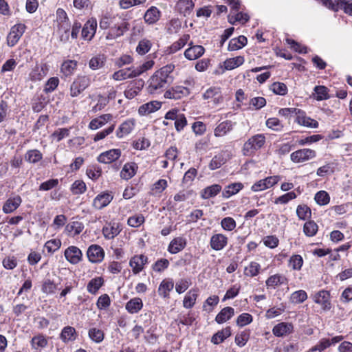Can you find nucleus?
Returning <instances> with one entry per match:
<instances>
[{
    "instance_id": "obj_1",
    "label": "nucleus",
    "mask_w": 352,
    "mask_h": 352,
    "mask_svg": "<svg viewBox=\"0 0 352 352\" xmlns=\"http://www.w3.org/2000/svg\"><path fill=\"white\" fill-rule=\"evenodd\" d=\"M174 68L173 65L169 64L155 71L147 81L148 94L153 96L164 94L166 89L173 82L171 74Z\"/></svg>"
},
{
    "instance_id": "obj_2",
    "label": "nucleus",
    "mask_w": 352,
    "mask_h": 352,
    "mask_svg": "<svg viewBox=\"0 0 352 352\" xmlns=\"http://www.w3.org/2000/svg\"><path fill=\"white\" fill-rule=\"evenodd\" d=\"M117 16L106 12L99 16V27L101 30H109L106 35L107 40L116 39L129 30L130 24L126 21L116 23Z\"/></svg>"
},
{
    "instance_id": "obj_3",
    "label": "nucleus",
    "mask_w": 352,
    "mask_h": 352,
    "mask_svg": "<svg viewBox=\"0 0 352 352\" xmlns=\"http://www.w3.org/2000/svg\"><path fill=\"white\" fill-rule=\"evenodd\" d=\"M266 137L263 133L255 134L249 138L243 144L242 153L244 156L253 157L258 151L264 147Z\"/></svg>"
},
{
    "instance_id": "obj_4",
    "label": "nucleus",
    "mask_w": 352,
    "mask_h": 352,
    "mask_svg": "<svg viewBox=\"0 0 352 352\" xmlns=\"http://www.w3.org/2000/svg\"><path fill=\"white\" fill-rule=\"evenodd\" d=\"M56 20L58 23V28L59 31H63L64 34L60 35L61 41L67 42L69 38V20L67 12L63 8H58L56 12Z\"/></svg>"
},
{
    "instance_id": "obj_5",
    "label": "nucleus",
    "mask_w": 352,
    "mask_h": 352,
    "mask_svg": "<svg viewBox=\"0 0 352 352\" xmlns=\"http://www.w3.org/2000/svg\"><path fill=\"white\" fill-rule=\"evenodd\" d=\"M91 85V78L87 76H78L69 88V95L74 98L81 94Z\"/></svg>"
},
{
    "instance_id": "obj_6",
    "label": "nucleus",
    "mask_w": 352,
    "mask_h": 352,
    "mask_svg": "<svg viewBox=\"0 0 352 352\" xmlns=\"http://www.w3.org/2000/svg\"><path fill=\"white\" fill-rule=\"evenodd\" d=\"M317 155L315 150L304 148L292 152L290 155V160L295 164L303 163L314 159Z\"/></svg>"
},
{
    "instance_id": "obj_7",
    "label": "nucleus",
    "mask_w": 352,
    "mask_h": 352,
    "mask_svg": "<svg viewBox=\"0 0 352 352\" xmlns=\"http://www.w3.org/2000/svg\"><path fill=\"white\" fill-rule=\"evenodd\" d=\"M122 230V224L113 219L109 221H106L102 227V233L105 239L111 240L119 235Z\"/></svg>"
},
{
    "instance_id": "obj_8",
    "label": "nucleus",
    "mask_w": 352,
    "mask_h": 352,
    "mask_svg": "<svg viewBox=\"0 0 352 352\" xmlns=\"http://www.w3.org/2000/svg\"><path fill=\"white\" fill-rule=\"evenodd\" d=\"M27 27L25 24L19 23L14 25L7 36V45L9 47H14L19 42Z\"/></svg>"
},
{
    "instance_id": "obj_9",
    "label": "nucleus",
    "mask_w": 352,
    "mask_h": 352,
    "mask_svg": "<svg viewBox=\"0 0 352 352\" xmlns=\"http://www.w3.org/2000/svg\"><path fill=\"white\" fill-rule=\"evenodd\" d=\"M313 300L320 305L323 311H329L331 309V294L329 291L321 289L313 295Z\"/></svg>"
},
{
    "instance_id": "obj_10",
    "label": "nucleus",
    "mask_w": 352,
    "mask_h": 352,
    "mask_svg": "<svg viewBox=\"0 0 352 352\" xmlns=\"http://www.w3.org/2000/svg\"><path fill=\"white\" fill-rule=\"evenodd\" d=\"M190 94V89L182 85H176L166 89L164 97L166 99L180 100Z\"/></svg>"
},
{
    "instance_id": "obj_11",
    "label": "nucleus",
    "mask_w": 352,
    "mask_h": 352,
    "mask_svg": "<svg viewBox=\"0 0 352 352\" xmlns=\"http://www.w3.org/2000/svg\"><path fill=\"white\" fill-rule=\"evenodd\" d=\"M98 27L97 20L95 17L89 18L82 27L81 37L86 41H91L96 32Z\"/></svg>"
},
{
    "instance_id": "obj_12",
    "label": "nucleus",
    "mask_w": 352,
    "mask_h": 352,
    "mask_svg": "<svg viewBox=\"0 0 352 352\" xmlns=\"http://www.w3.org/2000/svg\"><path fill=\"white\" fill-rule=\"evenodd\" d=\"M105 252L104 249L98 244H92L89 246L87 250V256L91 263H100L104 258Z\"/></svg>"
},
{
    "instance_id": "obj_13",
    "label": "nucleus",
    "mask_w": 352,
    "mask_h": 352,
    "mask_svg": "<svg viewBox=\"0 0 352 352\" xmlns=\"http://www.w3.org/2000/svg\"><path fill=\"white\" fill-rule=\"evenodd\" d=\"M148 263V257L143 254H135L130 260L129 265L131 267L133 274H138L144 270L145 266Z\"/></svg>"
},
{
    "instance_id": "obj_14",
    "label": "nucleus",
    "mask_w": 352,
    "mask_h": 352,
    "mask_svg": "<svg viewBox=\"0 0 352 352\" xmlns=\"http://www.w3.org/2000/svg\"><path fill=\"white\" fill-rule=\"evenodd\" d=\"M209 244L214 251L223 250L228 244V237L223 233H214L211 236Z\"/></svg>"
},
{
    "instance_id": "obj_15",
    "label": "nucleus",
    "mask_w": 352,
    "mask_h": 352,
    "mask_svg": "<svg viewBox=\"0 0 352 352\" xmlns=\"http://www.w3.org/2000/svg\"><path fill=\"white\" fill-rule=\"evenodd\" d=\"M203 98L207 100H210L214 104H221L224 100L221 88L216 86H212L207 89L203 94Z\"/></svg>"
},
{
    "instance_id": "obj_16",
    "label": "nucleus",
    "mask_w": 352,
    "mask_h": 352,
    "mask_svg": "<svg viewBox=\"0 0 352 352\" xmlns=\"http://www.w3.org/2000/svg\"><path fill=\"white\" fill-rule=\"evenodd\" d=\"M122 155L120 148H112L101 153L97 157L98 162L102 164H111L118 160Z\"/></svg>"
},
{
    "instance_id": "obj_17",
    "label": "nucleus",
    "mask_w": 352,
    "mask_h": 352,
    "mask_svg": "<svg viewBox=\"0 0 352 352\" xmlns=\"http://www.w3.org/2000/svg\"><path fill=\"white\" fill-rule=\"evenodd\" d=\"M144 85L142 79H137L131 81L124 91V96L129 100L135 98L142 91Z\"/></svg>"
},
{
    "instance_id": "obj_18",
    "label": "nucleus",
    "mask_w": 352,
    "mask_h": 352,
    "mask_svg": "<svg viewBox=\"0 0 352 352\" xmlns=\"http://www.w3.org/2000/svg\"><path fill=\"white\" fill-rule=\"evenodd\" d=\"M288 283L287 278L281 274H275L270 276L265 280V286L268 290H274Z\"/></svg>"
},
{
    "instance_id": "obj_19",
    "label": "nucleus",
    "mask_w": 352,
    "mask_h": 352,
    "mask_svg": "<svg viewBox=\"0 0 352 352\" xmlns=\"http://www.w3.org/2000/svg\"><path fill=\"white\" fill-rule=\"evenodd\" d=\"M65 259L72 265H76L82 260V252L75 245L69 246L64 252Z\"/></svg>"
},
{
    "instance_id": "obj_20",
    "label": "nucleus",
    "mask_w": 352,
    "mask_h": 352,
    "mask_svg": "<svg viewBox=\"0 0 352 352\" xmlns=\"http://www.w3.org/2000/svg\"><path fill=\"white\" fill-rule=\"evenodd\" d=\"M113 199L111 192H102L93 200L92 206L96 210H101L107 206Z\"/></svg>"
},
{
    "instance_id": "obj_21",
    "label": "nucleus",
    "mask_w": 352,
    "mask_h": 352,
    "mask_svg": "<svg viewBox=\"0 0 352 352\" xmlns=\"http://www.w3.org/2000/svg\"><path fill=\"white\" fill-rule=\"evenodd\" d=\"M295 116V121L300 125L311 128H317L318 126V121L307 116L305 111L300 109H297Z\"/></svg>"
},
{
    "instance_id": "obj_22",
    "label": "nucleus",
    "mask_w": 352,
    "mask_h": 352,
    "mask_svg": "<svg viewBox=\"0 0 352 352\" xmlns=\"http://www.w3.org/2000/svg\"><path fill=\"white\" fill-rule=\"evenodd\" d=\"M48 70L46 63H36L29 74V79L32 82L40 81L46 76Z\"/></svg>"
},
{
    "instance_id": "obj_23",
    "label": "nucleus",
    "mask_w": 352,
    "mask_h": 352,
    "mask_svg": "<svg viewBox=\"0 0 352 352\" xmlns=\"http://www.w3.org/2000/svg\"><path fill=\"white\" fill-rule=\"evenodd\" d=\"M135 120L133 118H129L124 120L117 129L116 131V137L122 139L129 135L134 129Z\"/></svg>"
},
{
    "instance_id": "obj_24",
    "label": "nucleus",
    "mask_w": 352,
    "mask_h": 352,
    "mask_svg": "<svg viewBox=\"0 0 352 352\" xmlns=\"http://www.w3.org/2000/svg\"><path fill=\"white\" fill-rule=\"evenodd\" d=\"M138 165L135 162H129L124 164L120 173L121 179L128 181L133 177L138 170Z\"/></svg>"
},
{
    "instance_id": "obj_25",
    "label": "nucleus",
    "mask_w": 352,
    "mask_h": 352,
    "mask_svg": "<svg viewBox=\"0 0 352 352\" xmlns=\"http://www.w3.org/2000/svg\"><path fill=\"white\" fill-rule=\"evenodd\" d=\"M188 45L189 47L184 52V56L188 60H196L200 58L205 52V48L202 45H193L192 42H190Z\"/></svg>"
},
{
    "instance_id": "obj_26",
    "label": "nucleus",
    "mask_w": 352,
    "mask_h": 352,
    "mask_svg": "<svg viewBox=\"0 0 352 352\" xmlns=\"http://www.w3.org/2000/svg\"><path fill=\"white\" fill-rule=\"evenodd\" d=\"M294 331V325L290 322H281L272 329L273 334L276 337L287 336Z\"/></svg>"
},
{
    "instance_id": "obj_27",
    "label": "nucleus",
    "mask_w": 352,
    "mask_h": 352,
    "mask_svg": "<svg viewBox=\"0 0 352 352\" xmlns=\"http://www.w3.org/2000/svg\"><path fill=\"white\" fill-rule=\"evenodd\" d=\"M186 239L183 236H177L173 238L167 248L169 253L175 254L182 251L186 246Z\"/></svg>"
},
{
    "instance_id": "obj_28",
    "label": "nucleus",
    "mask_w": 352,
    "mask_h": 352,
    "mask_svg": "<svg viewBox=\"0 0 352 352\" xmlns=\"http://www.w3.org/2000/svg\"><path fill=\"white\" fill-rule=\"evenodd\" d=\"M174 288V281L170 278H164L160 283L157 292L160 296L163 298H170V292Z\"/></svg>"
},
{
    "instance_id": "obj_29",
    "label": "nucleus",
    "mask_w": 352,
    "mask_h": 352,
    "mask_svg": "<svg viewBox=\"0 0 352 352\" xmlns=\"http://www.w3.org/2000/svg\"><path fill=\"white\" fill-rule=\"evenodd\" d=\"M113 119V115L111 113H105L92 119L89 123L88 127L91 130L98 129L104 126L107 122Z\"/></svg>"
},
{
    "instance_id": "obj_30",
    "label": "nucleus",
    "mask_w": 352,
    "mask_h": 352,
    "mask_svg": "<svg viewBox=\"0 0 352 352\" xmlns=\"http://www.w3.org/2000/svg\"><path fill=\"white\" fill-rule=\"evenodd\" d=\"M22 199L19 195L8 198L3 205L2 210L5 214L15 211L21 204Z\"/></svg>"
},
{
    "instance_id": "obj_31",
    "label": "nucleus",
    "mask_w": 352,
    "mask_h": 352,
    "mask_svg": "<svg viewBox=\"0 0 352 352\" xmlns=\"http://www.w3.org/2000/svg\"><path fill=\"white\" fill-rule=\"evenodd\" d=\"M199 290L197 287L190 289L185 295L183 300V307L186 309H191L196 304L199 296Z\"/></svg>"
},
{
    "instance_id": "obj_32",
    "label": "nucleus",
    "mask_w": 352,
    "mask_h": 352,
    "mask_svg": "<svg viewBox=\"0 0 352 352\" xmlns=\"http://www.w3.org/2000/svg\"><path fill=\"white\" fill-rule=\"evenodd\" d=\"M162 103L157 100H153L142 104L138 109V113L140 116L148 115L155 112L162 107Z\"/></svg>"
},
{
    "instance_id": "obj_33",
    "label": "nucleus",
    "mask_w": 352,
    "mask_h": 352,
    "mask_svg": "<svg viewBox=\"0 0 352 352\" xmlns=\"http://www.w3.org/2000/svg\"><path fill=\"white\" fill-rule=\"evenodd\" d=\"M160 10L155 6H151L144 13V20L148 25H153L160 20Z\"/></svg>"
},
{
    "instance_id": "obj_34",
    "label": "nucleus",
    "mask_w": 352,
    "mask_h": 352,
    "mask_svg": "<svg viewBox=\"0 0 352 352\" xmlns=\"http://www.w3.org/2000/svg\"><path fill=\"white\" fill-rule=\"evenodd\" d=\"M234 126V123L229 120L220 122L214 130V135L217 138L223 137L229 133Z\"/></svg>"
},
{
    "instance_id": "obj_35",
    "label": "nucleus",
    "mask_w": 352,
    "mask_h": 352,
    "mask_svg": "<svg viewBox=\"0 0 352 352\" xmlns=\"http://www.w3.org/2000/svg\"><path fill=\"white\" fill-rule=\"evenodd\" d=\"M135 67H130L115 72L112 74V78L116 81L124 80L128 78H135Z\"/></svg>"
},
{
    "instance_id": "obj_36",
    "label": "nucleus",
    "mask_w": 352,
    "mask_h": 352,
    "mask_svg": "<svg viewBox=\"0 0 352 352\" xmlns=\"http://www.w3.org/2000/svg\"><path fill=\"white\" fill-rule=\"evenodd\" d=\"M221 190L222 186L220 184H214L202 189L200 196L203 199H209L216 197Z\"/></svg>"
},
{
    "instance_id": "obj_37",
    "label": "nucleus",
    "mask_w": 352,
    "mask_h": 352,
    "mask_svg": "<svg viewBox=\"0 0 352 352\" xmlns=\"http://www.w3.org/2000/svg\"><path fill=\"white\" fill-rule=\"evenodd\" d=\"M85 226L82 222L79 221H72L65 226V230L69 236H75L80 234Z\"/></svg>"
},
{
    "instance_id": "obj_38",
    "label": "nucleus",
    "mask_w": 352,
    "mask_h": 352,
    "mask_svg": "<svg viewBox=\"0 0 352 352\" xmlns=\"http://www.w3.org/2000/svg\"><path fill=\"white\" fill-rule=\"evenodd\" d=\"M78 338V333L74 327L71 326H66L63 327L60 333V339L64 343L74 341Z\"/></svg>"
},
{
    "instance_id": "obj_39",
    "label": "nucleus",
    "mask_w": 352,
    "mask_h": 352,
    "mask_svg": "<svg viewBox=\"0 0 352 352\" xmlns=\"http://www.w3.org/2000/svg\"><path fill=\"white\" fill-rule=\"evenodd\" d=\"M78 67V62L75 60H66L63 62L60 66V72L65 76H72Z\"/></svg>"
},
{
    "instance_id": "obj_40",
    "label": "nucleus",
    "mask_w": 352,
    "mask_h": 352,
    "mask_svg": "<svg viewBox=\"0 0 352 352\" xmlns=\"http://www.w3.org/2000/svg\"><path fill=\"white\" fill-rule=\"evenodd\" d=\"M244 186L241 182H234L226 186L222 191V197L228 199L237 194L243 188Z\"/></svg>"
},
{
    "instance_id": "obj_41",
    "label": "nucleus",
    "mask_w": 352,
    "mask_h": 352,
    "mask_svg": "<svg viewBox=\"0 0 352 352\" xmlns=\"http://www.w3.org/2000/svg\"><path fill=\"white\" fill-rule=\"evenodd\" d=\"M142 300L135 297L129 300L125 305L126 310L131 314H138L143 308Z\"/></svg>"
},
{
    "instance_id": "obj_42",
    "label": "nucleus",
    "mask_w": 352,
    "mask_h": 352,
    "mask_svg": "<svg viewBox=\"0 0 352 352\" xmlns=\"http://www.w3.org/2000/svg\"><path fill=\"white\" fill-rule=\"evenodd\" d=\"M234 315V309L232 307H226L218 313L214 320L218 324H223L231 319Z\"/></svg>"
},
{
    "instance_id": "obj_43",
    "label": "nucleus",
    "mask_w": 352,
    "mask_h": 352,
    "mask_svg": "<svg viewBox=\"0 0 352 352\" xmlns=\"http://www.w3.org/2000/svg\"><path fill=\"white\" fill-rule=\"evenodd\" d=\"M190 34H183L177 41H175L172 43V45L168 47L167 52L168 54H175L182 48H183L190 40Z\"/></svg>"
},
{
    "instance_id": "obj_44",
    "label": "nucleus",
    "mask_w": 352,
    "mask_h": 352,
    "mask_svg": "<svg viewBox=\"0 0 352 352\" xmlns=\"http://www.w3.org/2000/svg\"><path fill=\"white\" fill-rule=\"evenodd\" d=\"M177 9L180 14L187 16L192 11L195 3L192 0H179L176 4Z\"/></svg>"
},
{
    "instance_id": "obj_45",
    "label": "nucleus",
    "mask_w": 352,
    "mask_h": 352,
    "mask_svg": "<svg viewBox=\"0 0 352 352\" xmlns=\"http://www.w3.org/2000/svg\"><path fill=\"white\" fill-rule=\"evenodd\" d=\"M231 327H226L215 333L211 338V342L214 344L222 343L226 339L231 336Z\"/></svg>"
},
{
    "instance_id": "obj_46",
    "label": "nucleus",
    "mask_w": 352,
    "mask_h": 352,
    "mask_svg": "<svg viewBox=\"0 0 352 352\" xmlns=\"http://www.w3.org/2000/svg\"><path fill=\"white\" fill-rule=\"evenodd\" d=\"M228 22L232 25L239 23L241 25L246 23L250 20V16L247 13L243 12H235L234 14L230 13L228 16Z\"/></svg>"
},
{
    "instance_id": "obj_47",
    "label": "nucleus",
    "mask_w": 352,
    "mask_h": 352,
    "mask_svg": "<svg viewBox=\"0 0 352 352\" xmlns=\"http://www.w3.org/2000/svg\"><path fill=\"white\" fill-rule=\"evenodd\" d=\"M104 280L102 276H98L91 279L87 285V290L91 294H96L98 290L103 286Z\"/></svg>"
},
{
    "instance_id": "obj_48",
    "label": "nucleus",
    "mask_w": 352,
    "mask_h": 352,
    "mask_svg": "<svg viewBox=\"0 0 352 352\" xmlns=\"http://www.w3.org/2000/svg\"><path fill=\"white\" fill-rule=\"evenodd\" d=\"M107 61L104 54H99L93 56L89 61V67L92 70H97L102 68Z\"/></svg>"
},
{
    "instance_id": "obj_49",
    "label": "nucleus",
    "mask_w": 352,
    "mask_h": 352,
    "mask_svg": "<svg viewBox=\"0 0 352 352\" xmlns=\"http://www.w3.org/2000/svg\"><path fill=\"white\" fill-rule=\"evenodd\" d=\"M58 289V285L54 280L50 278H45L42 281L41 292L46 295L54 294Z\"/></svg>"
},
{
    "instance_id": "obj_50",
    "label": "nucleus",
    "mask_w": 352,
    "mask_h": 352,
    "mask_svg": "<svg viewBox=\"0 0 352 352\" xmlns=\"http://www.w3.org/2000/svg\"><path fill=\"white\" fill-rule=\"evenodd\" d=\"M261 270V265L256 261H251L248 266H246L243 271L245 276L253 278L258 276Z\"/></svg>"
},
{
    "instance_id": "obj_51",
    "label": "nucleus",
    "mask_w": 352,
    "mask_h": 352,
    "mask_svg": "<svg viewBox=\"0 0 352 352\" xmlns=\"http://www.w3.org/2000/svg\"><path fill=\"white\" fill-rule=\"evenodd\" d=\"M248 43V39L245 36L241 35L236 38H232L228 44V50L229 51H235L243 48Z\"/></svg>"
},
{
    "instance_id": "obj_52",
    "label": "nucleus",
    "mask_w": 352,
    "mask_h": 352,
    "mask_svg": "<svg viewBox=\"0 0 352 352\" xmlns=\"http://www.w3.org/2000/svg\"><path fill=\"white\" fill-rule=\"evenodd\" d=\"M303 264V258L300 254H293L288 260V267L294 271H300Z\"/></svg>"
},
{
    "instance_id": "obj_53",
    "label": "nucleus",
    "mask_w": 352,
    "mask_h": 352,
    "mask_svg": "<svg viewBox=\"0 0 352 352\" xmlns=\"http://www.w3.org/2000/svg\"><path fill=\"white\" fill-rule=\"evenodd\" d=\"M244 61V56H238L234 58H227L223 62V66L226 70H232L243 65Z\"/></svg>"
},
{
    "instance_id": "obj_54",
    "label": "nucleus",
    "mask_w": 352,
    "mask_h": 352,
    "mask_svg": "<svg viewBox=\"0 0 352 352\" xmlns=\"http://www.w3.org/2000/svg\"><path fill=\"white\" fill-rule=\"evenodd\" d=\"M47 344L48 341L45 336L42 333L34 336L30 341L31 346L34 349H43Z\"/></svg>"
},
{
    "instance_id": "obj_55",
    "label": "nucleus",
    "mask_w": 352,
    "mask_h": 352,
    "mask_svg": "<svg viewBox=\"0 0 352 352\" xmlns=\"http://www.w3.org/2000/svg\"><path fill=\"white\" fill-rule=\"evenodd\" d=\"M43 159V154L38 149H30L25 154V160L31 164H36Z\"/></svg>"
},
{
    "instance_id": "obj_56",
    "label": "nucleus",
    "mask_w": 352,
    "mask_h": 352,
    "mask_svg": "<svg viewBox=\"0 0 352 352\" xmlns=\"http://www.w3.org/2000/svg\"><path fill=\"white\" fill-rule=\"evenodd\" d=\"M145 222V217L141 213H136L130 216L127 219V225L131 228H138Z\"/></svg>"
},
{
    "instance_id": "obj_57",
    "label": "nucleus",
    "mask_w": 352,
    "mask_h": 352,
    "mask_svg": "<svg viewBox=\"0 0 352 352\" xmlns=\"http://www.w3.org/2000/svg\"><path fill=\"white\" fill-rule=\"evenodd\" d=\"M318 230V226L314 220L307 221L303 226V232L309 237L315 236Z\"/></svg>"
},
{
    "instance_id": "obj_58",
    "label": "nucleus",
    "mask_w": 352,
    "mask_h": 352,
    "mask_svg": "<svg viewBox=\"0 0 352 352\" xmlns=\"http://www.w3.org/2000/svg\"><path fill=\"white\" fill-rule=\"evenodd\" d=\"M88 336L93 342L100 343L104 339V333L100 329L93 327L89 329Z\"/></svg>"
},
{
    "instance_id": "obj_59",
    "label": "nucleus",
    "mask_w": 352,
    "mask_h": 352,
    "mask_svg": "<svg viewBox=\"0 0 352 352\" xmlns=\"http://www.w3.org/2000/svg\"><path fill=\"white\" fill-rule=\"evenodd\" d=\"M226 159L224 157L223 153L215 155L210 160L208 167L210 170H214L220 168L222 165L226 164Z\"/></svg>"
},
{
    "instance_id": "obj_60",
    "label": "nucleus",
    "mask_w": 352,
    "mask_h": 352,
    "mask_svg": "<svg viewBox=\"0 0 352 352\" xmlns=\"http://www.w3.org/2000/svg\"><path fill=\"white\" fill-rule=\"evenodd\" d=\"M296 214L299 219L306 220L311 217V210L306 204H300L296 208Z\"/></svg>"
},
{
    "instance_id": "obj_61",
    "label": "nucleus",
    "mask_w": 352,
    "mask_h": 352,
    "mask_svg": "<svg viewBox=\"0 0 352 352\" xmlns=\"http://www.w3.org/2000/svg\"><path fill=\"white\" fill-rule=\"evenodd\" d=\"M314 92L316 94V100L318 101H321L324 100H327L331 98L329 94V89L323 85H318L314 87Z\"/></svg>"
},
{
    "instance_id": "obj_62",
    "label": "nucleus",
    "mask_w": 352,
    "mask_h": 352,
    "mask_svg": "<svg viewBox=\"0 0 352 352\" xmlns=\"http://www.w3.org/2000/svg\"><path fill=\"white\" fill-rule=\"evenodd\" d=\"M307 294L305 290L300 289L293 292L290 296V301L294 304L302 303L307 299Z\"/></svg>"
},
{
    "instance_id": "obj_63",
    "label": "nucleus",
    "mask_w": 352,
    "mask_h": 352,
    "mask_svg": "<svg viewBox=\"0 0 352 352\" xmlns=\"http://www.w3.org/2000/svg\"><path fill=\"white\" fill-rule=\"evenodd\" d=\"M270 89L275 94L280 96H285L288 91L287 85L280 82H273L270 85Z\"/></svg>"
},
{
    "instance_id": "obj_64",
    "label": "nucleus",
    "mask_w": 352,
    "mask_h": 352,
    "mask_svg": "<svg viewBox=\"0 0 352 352\" xmlns=\"http://www.w3.org/2000/svg\"><path fill=\"white\" fill-rule=\"evenodd\" d=\"M71 192L74 195H81L87 191L86 184L82 180H76L71 186Z\"/></svg>"
}]
</instances>
